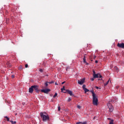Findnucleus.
Segmentation results:
<instances>
[{
  "label": "nucleus",
  "instance_id": "obj_32",
  "mask_svg": "<svg viewBox=\"0 0 124 124\" xmlns=\"http://www.w3.org/2000/svg\"><path fill=\"white\" fill-rule=\"evenodd\" d=\"M14 77H15V76H14V75H12V78H14Z\"/></svg>",
  "mask_w": 124,
  "mask_h": 124
},
{
  "label": "nucleus",
  "instance_id": "obj_20",
  "mask_svg": "<svg viewBox=\"0 0 124 124\" xmlns=\"http://www.w3.org/2000/svg\"><path fill=\"white\" fill-rule=\"evenodd\" d=\"M108 83H109V80H108L104 85L105 86H107L108 85Z\"/></svg>",
  "mask_w": 124,
  "mask_h": 124
},
{
  "label": "nucleus",
  "instance_id": "obj_25",
  "mask_svg": "<svg viewBox=\"0 0 124 124\" xmlns=\"http://www.w3.org/2000/svg\"><path fill=\"white\" fill-rule=\"evenodd\" d=\"M77 108H78V109H81V106H80L78 105Z\"/></svg>",
  "mask_w": 124,
  "mask_h": 124
},
{
  "label": "nucleus",
  "instance_id": "obj_36",
  "mask_svg": "<svg viewBox=\"0 0 124 124\" xmlns=\"http://www.w3.org/2000/svg\"><path fill=\"white\" fill-rule=\"evenodd\" d=\"M96 89H97V90H98V87L96 86Z\"/></svg>",
  "mask_w": 124,
  "mask_h": 124
},
{
  "label": "nucleus",
  "instance_id": "obj_41",
  "mask_svg": "<svg viewBox=\"0 0 124 124\" xmlns=\"http://www.w3.org/2000/svg\"><path fill=\"white\" fill-rule=\"evenodd\" d=\"M93 119H95V117H94Z\"/></svg>",
  "mask_w": 124,
  "mask_h": 124
},
{
  "label": "nucleus",
  "instance_id": "obj_22",
  "mask_svg": "<svg viewBox=\"0 0 124 124\" xmlns=\"http://www.w3.org/2000/svg\"><path fill=\"white\" fill-rule=\"evenodd\" d=\"M22 68H23V67H22V66H20L19 67L18 69H19V70H21V69H22Z\"/></svg>",
  "mask_w": 124,
  "mask_h": 124
},
{
  "label": "nucleus",
  "instance_id": "obj_12",
  "mask_svg": "<svg viewBox=\"0 0 124 124\" xmlns=\"http://www.w3.org/2000/svg\"><path fill=\"white\" fill-rule=\"evenodd\" d=\"M109 124H114V120H110L109 121Z\"/></svg>",
  "mask_w": 124,
  "mask_h": 124
},
{
  "label": "nucleus",
  "instance_id": "obj_28",
  "mask_svg": "<svg viewBox=\"0 0 124 124\" xmlns=\"http://www.w3.org/2000/svg\"><path fill=\"white\" fill-rule=\"evenodd\" d=\"M48 83H49V84H53V83H54V81H52L51 82H49Z\"/></svg>",
  "mask_w": 124,
  "mask_h": 124
},
{
  "label": "nucleus",
  "instance_id": "obj_16",
  "mask_svg": "<svg viewBox=\"0 0 124 124\" xmlns=\"http://www.w3.org/2000/svg\"><path fill=\"white\" fill-rule=\"evenodd\" d=\"M10 122L12 123V124H16V121H10Z\"/></svg>",
  "mask_w": 124,
  "mask_h": 124
},
{
  "label": "nucleus",
  "instance_id": "obj_31",
  "mask_svg": "<svg viewBox=\"0 0 124 124\" xmlns=\"http://www.w3.org/2000/svg\"><path fill=\"white\" fill-rule=\"evenodd\" d=\"M28 64H26V65H25V67L27 68V67H28Z\"/></svg>",
  "mask_w": 124,
  "mask_h": 124
},
{
  "label": "nucleus",
  "instance_id": "obj_19",
  "mask_svg": "<svg viewBox=\"0 0 124 124\" xmlns=\"http://www.w3.org/2000/svg\"><path fill=\"white\" fill-rule=\"evenodd\" d=\"M86 56H84V58H83V62H86Z\"/></svg>",
  "mask_w": 124,
  "mask_h": 124
},
{
  "label": "nucleus",
  "instance_id": "obj_9",
  "mask_svg": "<svg viewBox=\"0 0 124 124\" xmlns=\"http://www.w3.org/2000/svg\"><path fill=\"white\" fill-rule=\"evenodd\" d=\"M66 93H68L69 94H70V95H71V96L72 95H73V93H72V91L68 90H66Z\"/></svg>",
  "mask_w": 124,
  "mask_h": 124
},
{
  "label": "nucleus",
  "instance_id": "obj_18",
  "mask_svg": "<svg viewBox=\"0 0 124 124\" xmlns=\"http://www.w3.org/2000/svg\"><path fill=\"white\" fill-rule=\"evenodd\" d=\"M82 88L83 90H85V89H86V85H83L82 86Z\"/></svg>",
  "mask_w": 124,
  "mask_h": 124
},
{
  "label": "nucleus",
  "instance_id": "obj_40",
  "mask_svg": "<svg viewBox=\"0 0 124 124\" xmlns=\"http://www.w3.org/2000/svg\"><path fill=\"white\" fill-rule=\"evenodd\" d=\"M117 89H118V88H119V87H117Z\"/></svg>",
  "mask_w": 124,
  "mask_h": 124
},
{
  "label": "nucleus",
  "instance_id": "obj_1",
  "mask_svg": "<svg viewBox=\"0 0 124 124\" xmlns=\"http://www.w3.org/2000/svg\"><path fill=\"white\" fill-rule=\"evenodd\" d=\"M91 93H92L93 96V105H95L96 106H97V103L98 102V99H97V97L95 94V93L93 92V91H92Z\"/></svg>",
  "mask_w": 124,
  "mask_h": 124
},
{
  "label": "nucleus",
  "instance_id": "obj_7",
  "mask_svg": "<svg viewBox=\"0 0 124 124\" xmlns=\"http://www.w3.org/2000/svg\"><path fill=\"white\" fill-rule=\"evenodd\" d=\"M51 90L49 89H43L41 90L42 93H48L49 92H50Z\"/></svg>",
  "mask_w": 124,
  "mask_h": 124
},
{
  "label": "nucleus",
  "instance_id": "obj_29",
  "mask_svg": "<svg viewBox=\"0 0 124 124\" xmlns=\"http://www.w3.org/2000/svg\"><path fill=\"white\" fill-rule=\"evenodd\" d=\"M82 124V122H77L76 123V124Z\"/></svg>",
  "mask_w": 124,
  "mask_h": 124
},
{
  "label": "nucleus",
  "instance_id": "obj_38",
  "mask_svg": "<svg viewBox=\"0 0 124 124\" xmlns=\"http://www.w3.org/2000/svg\"><path fill=\"white\" fill-rule=\"evenodd\" d=\"M108 120H111V119H110V118H108Z\"/></svg>",
  "mask_w": 124,
  "mask_h": 124
},
{
  "label": "nucleus",
  "instance_id": "obj_4",
  "mask_svg": "<svg viewBox=\"0 0 124 124\" xmlns=\"http://www.w3.org/2000/svg\"><path fill=\"white\" fill-rule=\"evenodd\" d=\"M108 107L109 108V112H113V110H114V108H113V106L111 105L110 103L108 104Z\"/></svg>",
  "mask_w": 124,
  "mask_h": 124
},
{
  "label": "nucleus",
  "instance_id": "obj_15",
  "mask_svg": "<svg viewBox=\"0 0 124 124\" xmlns=\"http://www.w3.org/2000/svg\"><path fill=\"white\" fill-rule=\"evenodd\" d=\"M62 92H63V91H65V89H64V86L62 88H61Z\"/></svg>",
  "mask_w": 124,
  "mask_h": 124
},
{
  "label": "nucleus",
  "instance_id": "obj_3",
  "mask_svg": "<svg viewBox=\"0 0 124 124\" xmlns=\"http://www.w3.org/2000/svg\"><path fill=\"white\" fill-rule=\"evenodd\" d=\"M93 77L96 79V78H102V76L100 74H95V71H93Z\"/></svg>",
  "mask_w": 124,
  "mask_h": 124
},
{
  "label": "nucleus",
  "instance_id": "obj_24",
  "mask_svg": "<svg viewBox=\"0 0 124 124\" xmlns=\"http://www.w3.org/2000/svg\"><path fill=\"white\" fill-rule=\"evenodd\" d=\"M94 79H95V78H94V77H93V78H92L91 79V81H94Z\"/></svg>",
  "mask_w": 124,
  "mask_h": 124
},
{
  "label": "nucleus",
  "instance_id": "obj_23",
  "mask_svg": "<svg viewBox=\"0 0 124 124\" xmlns=\"http://www.w3.org/2000/svg\"><path fill=\"white\" fill-rule=\"evenodd\" d=\"M48 83H49V82H46L45 83V85H46V87H48Z\"/></svg>",
  "mask_w": 124,
  "mask_h": 124
},
{
  "label": "nucleus",
  "instance_id": "obj_17",
  "mask_svg": "<svg viewBox=\"0 0 124 124\" xmlns=\"http://www.w3.org/2000/svg\"><path fill=\"white\" fill-rule=\"evenodd\" d=\"M4 118L7 119L8 122H9V118H8L7 116H5Z\"/></svg>",
  "mask_w": 124,
  "mask_h": 124
},
{
  "label": "nucleus",
  "instance_id": "obj_6",
  "mask_svg": "<svg viewBox=\"0 0 124 124\" xmlns=\"http://www.w3.org/2000/svg\"><path fill=\"white\" fill-rule=\"evenodd\" d=\"M32 88H33V90L35 91L36 93H38L39 90L38 89V86L36 85L32 86Z\"/></svg>",
  "mask_w": 124,
  "mask_h": 124
},
{
  "label": "nucleus",
  "instance_id": "obj_39",
  "mask_svg": "<svg viewBox=\"0 0 124 124\" xmlns=\"http://www.w3.org/2000/svg\"><path fill=\"white\" fill-rule=\"evenodd\" d=\"M99 80H102V78H101L100 79H99Z\"/></svg>",
  "mask_w": 124,
  "mask_h": 124
},
{
  "label": "nucleus",
  "instance_id": "obj_27",
  "mask_svg": "<svg viewBox=\"0 0 124 124\" xmlns=\"http://www.w3.org/2000/svg\"><path fill=\"white\" fill-rule=\"evenodd\" d=\"M58 111H61V107H58Z\"/></svg>",
  "mask_w": 124,
  "mask_h": 124
},
{
  "label": "nucleus",
  "instance_id": "obj_26",
  "mask_svg": "<svg viewBox=\"0 0 124 124\" xmlns=\"http://www.w3.org/2000/svg\"><path fill=\"white\" fill-rule=\"evenodd\" d=\"M39 72H43V69H40Z\"/></svg>",
  "mask_w": 124,
  "mask_h": 124
},
{
  "label": "nucleus",
  "instance_id": "obj_2",
  "mask_svg": "<svg viewBox=\"0 0 124 124\" xmlns=\"http://www.w3.org/2000/svg\"><path fill=\"white\" fill-rule=\"evenodd\" d=\"M40 115L41 118H42V119H43V122H46V121H48L49 119V115H48L46 112H40Z\"/></svg>",
  "mask_w": 124,
  "mask_h": 124
},
{
  "label": "nucleus",
  "instance_id": "obj_10",
  "mask_svg": "<svg viewBox=\"0 0 124 124\" xmlns=\"http://www.w3.org/2000/svg\"><path fill=\"white\" fill-rule=\"evenodd\" d=\"M29 93H31L33 92V87H32V86H31V88H29Z\"/></svg>",
  "mask_w": 124,
  "mask_h": 124
},
{
  "label": "nucleus",
  "instance_id": "obj_14",
  "mask_svg": "<svg viewBox=\"0 0 124 124\" xmlns=\"http://www.w3.org/2000/svg\"><path fill=\"white\" fill-rule=\"evenodd\" d=\"M114 69H115V70H116V71H117V72L119 71V68H118V67H114Z\"/></svg>",
  "mask_w": 124,
  "mask_h": 124
},
{
  "label": "nucleus",
  "instance_id": "obj_8",
  "mask_svg": "<svg viewBox=\"0 0 124 124\" xmlns=\"http://www.w3.org/2000/svg\"><path fill=\"white\" fill-rule=\"evenodd\" d=\"M117 46H118V47H119V48H124V43H121V44L118 43Z\"/></svg>",
  "mask_w": 124,
  "mask_h": 124
},
{
  "label": "nucleus",
  "instance_id": "obj_5",
  "mask_svg": "<svg viewBox=\"0 0 124 124\" xmlns=\"http://www.w3.org/2000/svg\"><path fill=\"white\" fill-rule=\"evenodd\" d=\"M85 78H82L80 80H78V84H79V85H83L84 83H85Z\"/></svg>",
  "mask_w": 124,
  "mask_h": 124
},
{
  "label": "nucleus",
  "instance_id": "obj_11",
  "mask_svg": "<svg viewBox=\"0 0 124 124\" xmlns=\"http://www.w3.org/2000/svg\"><path fill=\"white\" fill-rule=\"evenodd\" d=\"M84 91L85 93H88V92H90V90H89V89H88L87 88H84Z\"/></svg>",
  "mask_w": 124,
  "mask_h": 124
},
{
  "label": "nucleus",
  "instance_id": "obj_33",
  "mask_svg": "<svg viewBox=\"0 0 124 124\" xmlns=\"http://www.w3.org/2000/svg\"><path fill=\"white\" fill-rule=\"evenodd\" d=\"M64 83H65V81L62 82V85H63V84H64Z\"/></svg>",
  "mask_w": 124,
  "mask_h": 124
},
{
  "label": "nucleus",
  "instance_id": "obj_35",
  "mask_svg": "<svg viewBox=\"0 0 124 124\" xmlns=\"http://www.w3.org/2000/svg\"><path fill=\"white\" fill-rule=\"evenodd\" d=\"M97 62H98V61H95V63H97Z\"/></svg>",
  "mask_w": 124,
  "mask_h": 124
},
{
  "label": "nucleus",
  "instance_id": "obj_21",
  "mask_svg": "<svg viewBox=\"0 0 124 124\" xmlns=\"http://www.w3.org/2000/svg\"><path fill=\"white\" fill-rule=\"evenodd\" d=\"M71 100H72V99H71V98H70V97H69L68 98V101H71Z\"/></svg>",
  "mask_w": 124,
  "mask_h": 124
},
{
  "label": "nucleus",
  "instance_id": "obj_34",
  "mask_svg": "<svg viewBox=\"0 0 124 124\" xmlns=\"http://www.w3.org/2000/svg\"><path fill=\"white\" fill-rule=\"evenodd\" d=\"M69 68H70L69 67H67L66 68V70H67V69H69Z\"/></svg>",
  "mask_w": 124,
  "mask_h": 124
},
{
  "label": "nucleus",
  "instance_id": "obj_37",
  "mask_svg": "<svg viewBox=\"0 0 124 124\" xmlns=\"http://www.w3.org/2000/svg\"><path fill=\"white\" fill-rule=\"evenodd\" d=\"M55 85H58V83H57V82H55Z\"/></svg>",
  "mask_w": 124,
  "mask_h": 124
},
{
  "label": "nucleus",
  "instance_id": "obj_30",
  "mask_svg": "<svg viewBox=\"0 0 124 124\" xmlns=\"http://www.w3.org/2000/svg\"><path fill=\"white\" fill-rule=\"evenodd\" d=\"M82 124H87V122H85L81 123Z\"/></svg>",
  "mask_w": 124,
  "mask_h": 124
},
{
  "label": "nucleus",
  "instance_id": "obj_13",
  "mask_svg": "<svg viewBox=\"0 0 124 124\" xmlns=\"http://www.w3.org/2000/svg\"><path fill=\"white\" fill-rule=\"evenodd\" d=\"M57 96H58V93H55L54 95H53V97L55 98V97H57Z\"/></svg>",
  "mask_w": 124,
  "mask_h": 124
}]
</instances>
